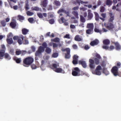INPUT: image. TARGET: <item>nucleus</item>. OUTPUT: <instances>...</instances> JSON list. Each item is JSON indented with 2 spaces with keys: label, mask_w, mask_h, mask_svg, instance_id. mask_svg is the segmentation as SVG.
<instances>
[{
  "label": "nucleus",
  "mask_w": 121,
  "mask_h": 121,
  "mask_svg": "<svg viewBox=\"0 0 121 121\" xmlns=\"http://www.w3.org/2000/svg\"><path fill=\"white\" fill-rule=\"evenodd\" d=\"M76 1L77 3L79 4V5H80V3L81 4H84L88 3V2H83L81 0H77Z\"/></svg>",
  "instance_id": "b1692460"
},
{
  "label": "nucleus",
  "mask_w": 121,
  "mask_h": 121,
  "mask_svg": "<svg viewBox=\"0 0 121 121\" xmlns=\"http://www.w3.org/2000/svg\"><path fill=\"white\" fill-rule=\"evenodd\" d=\"M17 42L20 45H21L22 44V43L21 40L20 39H18L17 41Z\"/></svg>",
  "instance_id": "680f3d73"
},
{
  "label": "nucleus",
  "mask_w": 121,
  "mask_h": 121,
  "mask_svg": "<svg viewBox=\"0 0 121 121\" xmlns=\"http://www.w3.org/2000/svg\"><path fill=\"white\" fill-rule=\"evenodd\" d=\"M74 70L73 71L72 73V75L74 76H78L80 75L79 74L80 71L78 67L74 68Z\"/></svg>",
  "instance_id": "7ed1b4c3"
},
{
  "label": "nucleus",
  "mask_w": 121,
  "mask_h": 121,
  "mask_svg": "<svg viewBox=\"0 0 121 121\" xmlns=\"http://www.w3.org/2000/svg\"><path fill=\"white\" fill-rule=\"evenodd\" d=\"M109 14L110 18L109 19V22H112L114 19V15L111 12L109 13Z\"/></svg>",
  "instance_id": "aec40b11"
},
{
  "label": "nucleus",
  "mask_w": 121,
  "mask_h": 121,
  "mask_svg": "<svg viewBox=\"0 0 121 121\" xmlns=\"http://www.w3.org/2000/svg\"><path fill=\"white\" fill-rule=\"evenodd\" d=\"M112 43H113L116 46V50H120L121 49V47L119 43L117 42H113L112 41Z\"/></svg>",
  "instance_id": "f8f14e48"
},
{
  "label": "nucleus",
  "mask_w": 121,
  "mask_h": 121,
  "mask_svg": "<svg viewBox=\"0 0 121 121\" xmlns=\"http://www.w3.org/2000/svg\"><path fill=\"white\" fill-rule=\"evenodd\" d=\"M21 50H17L16 52V54L17 55H19L21 54Z\"/></svg>",
  "instance_id": "5fc2aeb1"
},
{
  "label": "nucleus",
  "mask_w": 121,
  "mask_h": 121,
  "mask_svg": "<svg viewBox=\"0 0 121 121\" xmlns=\"http://www.w3.org/2000/svg\"><path fill=\"white\" fill-rule=\"evenodd\" d=\"M72 13L75 17L76 18H78V12L77 11H73L72 12Z\"/></svg>",
  "instance_id": "393cba45"
},
{
  "label": "nucleus",
  "mask_w": 121,
  "mask_h": 121,
  "mask_svg": "<svg viewBox=\"0 0 121 121\" xmlns=\"http://www.w3.org/2000/svg\"><path fill=\"white\" fill-rule=\"evenodd\" d=\"M93 31V30L89 29L86 30V32L88 34H91L92 33Z\"/></svg>",
  "instance_id": "473e14b6"
},
{
  "label": "nucleus",
  "mask_w": 121,
  "mask_h": 121,
  "mask_svg": "<svg viewBox=\"0 0 121 121\" xmlns=\"http://www.w3.org/2000/svg\"><path fill=\"white\" fill-rule=\"evenodd\" d=\"M112 1L110 0H107L106 2V5L110 6L112 5Z\"/></svg>",
  "instance_id": "f704fd0d"
},
{
  "label": "nucleus",
  "mask_w": 121,
  "mask_h": 121,
  "mask_svg": "<svg viewBox=\"0 0 121 121\" xmlns=\"http://www.w3.org/2000/svg\"><path fill=\"white\" fill-rule=\"evenodd\" d=\"M60 19V20H61L62 22L63 23L66 22V20L63 17H61Z\"/></svg>",
  "instance_id": "bf43d9fd"
},
{
  "label": "nucleus",
  "mask_w": 121,
  "mask_h": 121,
  "mask_svg": "<svg viewBox=\"0 0 121 121\" xmlns=\"http://www.w3.org/2000/svg\"><path fill=\"white\" fill-rule=\"evenodd\" d=\"M18 17L19 18V20L21 22H22V21L24 20V18L23 16L21 15H18Z\"/></svg>",
  "instance_id": "4c0bfd02"
},
{
  "label": "nucleus",
  "mask_w": 121,
  "mask_h": 121,
  "mask_svg": "<svg viewBox=\"0 0 121 121\" xmlns=\"http://www.w3.org/2000/svg\"><path fill=\"white\" fill-rule=\"evenodd\" d=\"M14 59L16 63H20L22 61L21 58H18L17 57H15Z\"/></svg>",
  "instance_id": "bb28decb"
},
{
  "label": "nucleus",
  "mask_w": 121,
  "mask_h": 121,
  "mask_svg": "<svg viewBox=\"0 0 121 121\" xmlns=\"http://www.w3.org/2000/svg\"><path fill=\"white\" fill-rule=\"evenodd\" d=\"M54 41L55 42H58L60 41V39L58 38H56L54 39Z\"/></svg>",
  "instance_id": "4d7b16f0"
},
{
  "label": "nucleus",
  "mask_w": 121,
  "mask_h": 121,
  "mask_svg": "<svg viewBox=\"0 0 121 121\" xmlns=\"http://www.w3.org/2000/svg\"><path fill=\"white\" fill-rule=\"evenodd\" d=\"M28 16H31L34 14V13L31 12H30V11H28L26 12Z\"/></svg>",
  "instance_id": "79ce46f5"
},
{
  "label": "nucleus",
  "mask_w": 121,
  "mask_h": 121,
  "mask_svg": "<svg viewBox=\"0 0 121 121\" xmlns=\"http://www.w3.org/2000/svg\"><path fill=\"white\" fill-rule=\"evenodd\" d=\"M51 51V50L49 48L47 47L46 50V52L48 53H50Z\"/></svg>",
  "instance_id": "a19ab883"
},
{
  "label": "nucleus",
  "mask_w": 121,
  "mask_h": 121,
  "mask_svg": "<svg viewBox=\"0 0 121 121\" xmlns=\"http://www.w3.org/2000/svg\"><path fill=\"white\" fill-rule=\"evenodd\" d=\"M90 62V66L91 68L92 69L94 68L95 66L94 64V61L93 60L91 59H90L89 60Z\"/></svg>",
  "instance_id": "ddd939ff"
},
{
  "label": "nucleus",
  "mask_w": 121,
  "mask_h": 121,
  "mask_svg": "<svg viewBox=\"0 0 121 121\" xmlns=\"http://www.w3.org/2000/svg\"><path fill=\"white\" fill-rule=\"evenodd\" d=\"M49 22L50 24H53L55 22L54 20L53 19H52L49 20Z\"/></svg>",
  "instance_id": "de8ad7c7"
},
{
  "label": "nucleus",
  "mask_w": 121,
  "mask_h": 121,
  "mask_svg": "<svg viewBox=\"0 0 121 121\" xmlns=\"http://www.w3.org/2000/svg\"><path fill=\"white\" fill-rule=\"evenodd\" d=\"M103 48L104 49L107 50L109 48V47L107 45H104L103 46Z\"/></svg>",
  "instance_id": "052dcab7"
},
{
  "label": "nucleus",
  "mask_w": 121,
  "mask_h": 121,
  "mask_svg": "<svg viewBox=\"0 0 121 121\" xmlns=\"http://www.w3.org/2000/svg\"><path fill=\"white\" fill-rule=\"evenodd\" d=\"M106 27L107 29L109 30L112 29L114 27L112 22H109L107 24Z\"/></svg>",
  "instance_id": "9d476101"
},
{
  "label": "nucleus",
  "mask_w": 121,
  "mask_h": 121,
  "mask_svg": "<svg viewBox=\"0 0 121 121\" xmlns=\"http://www.w3.org/2000/svg\"><path fill=\"white\" fill-rule=\"evenodd\" d=\"M64 38L70 39V37L69 35V34H66L65 36H64Z\"/></svg>",
  "instance_id": "864d4df0"
},
{
  "label": "nucleus",
  "mask_w": 121,
  "mask_h": 121,
  "mask_svg": "<svg viewBox=\"0 0 121 121\" xmlns=\"http://www.w3.org/2000/svg\"><path fill=\"white\" fill-rule=\"evenodd\" d=\"M13 42V41L12 38L8 39V44H11Z\"/></svg>",
  "instance_id": "c03bdc74"
},
{
  "label": "nucleus",
  "mask_w": 121,
  "mask_h": 121,
  "mask_svg": "<svg viewBox=\"0 0 121 121\" xmlns=\"http://www.w3.org/2000/svg\"><path fill=\"white\" fill-rule=\"evenodd\" d=\"M34 59L31 57H28L25 59L23 61L24 66L28 67L27 65L31 64L34 61Z\"/></svg>",
  "instance_id": "f257e3e1"
},
{
  "label": "nucleus",
  "mask_w": 121,
  "mask_h": 121,
  "mask_svg": "<svg viewBox=\"0 0 121 121\" xmlns=\"http://www.w3.org/2000/svg\"><path fill=\"white\" fill-rule=\"evenodd\" d=\"M44 51V48L42 46H40L38 48V50L35 53V56H39Z\"/></svg>",
  "instance_id": "f03ea898"
},
{
  "label": "nucleus",
  "mask_w": 121,
  "mask_h": 121,
  "mask_svg": "<svg viewBox=\"0 0 121 121\" xmlns=\"http://www.w3.org/2000/svg\"><path fill=\"white\" fill-rule=\"evenodd\" d=\"M65 14H66L67 16H69V11H66L65 10L64 12Z\"/></svg>",
  "instance_id": "338daca9"
},
{
  "label": "nucleus",
  "mask_w": 121,
  "mask_h": 121,
  "mask_svg": "<svg viewBox=\"0 0 121 121\" xmlns=\"http://www.w3.org/2000/svg\"><path fill=\"white\" fill-rule=\"evenodd\" d=\"M29 31V30L25 28H23L22 29V34L24 35H26Z\"/></svg>",
  "instance_id": "a878e982"
},
{
  "label": "nucleus",
  "mask_w": 121,
  "mask_h": 121,
  "mask_svg": "<svg viewBox=\"0 0 121 121\" xmlns=\"http://www.w3.org/2000/svg\"><path fill=\"white\" fill-rule=\"evenodd\" d=\"M115 47L114 46H111L109 47V50H111L114 49Z\"/></svg>",
  "instance_id": "0e129e2a"
},
{
  "label": "nucleus",
  "mask_w": 121,
  "mask_h": 121,
  "mask_svg": "<svg viewBox=\"0 0 121 121\" xmlns=\"http://www.w3.org/2000/svg\"><path fill=\"white\" fill-rule=\"evenodd\" d=\"M32 10H35L36 11H38L40 10L41 9L39 7H32L31 8Z\"/></svg>",
  "instance_id": "72a5a7b5"
},
{
  "label": "nucleus",
  "mask_w": 121,
  "mask_h": 121,
  "mask_svg": "<svg viewBox=\"0 0 121 121\" xmlns=\"http://www.w3.org/2000/svg\"><path fill=\"white\" fill-rule=\"evenodd\" d=\"M5 50L4 49H1L0 51V59H2L1 57H3L4 55L5 56V59H7L8 58V54L6 53L4 54Z\"/></svg>",
  "instance_id": "0eeeda50"
},
{
  "label": "nucleus",
  "mask_w": 121,
  "mask_h": 121,
  "mask_svg": "<svg viewBox=\"0 0 121 121\" xmlns=\"http://www.w3.org/2000/svg\"><path fill=\"white\" fill-rule=\"evenodd\" d=\"M48 3V0H43L41 2V5H42L44 7H46Z\"/></svg>",
  "instance_id": "2eb2a0df"
},
{
  "label": "nucleus",
  "mask_w": 121,
  "mask_h": 121,
  "mask_svg": "<svg viewBox=\"0 0 121 121\" xmlns=\"http://www.w3.org/2000/svg\"><path fill=\"white\" fill-rule=\"evenodd\" d=\"M54 71L56 72L59 73L61 72L62 70L60 68H57L56 69H54Z\"/></svg>",
  "instance_id": "cd10ccee"
},
{
  "label": "nucleus",
  "mask_w": 121,
  "mask_h": 121,
  "mask_svg": "<svg viewBox=\"0 0 121 121\" xmlns=\"http://www.w3.org/2000/svg\"><path fill=\"white\" fill-rule=\"evenodd\" d=\"M71 19H72V23H77L78 22V19L74 17H71Z\"/></svg>",
  "instance_id": "4be33fe9"
},
{
  "label": "nucleus",
  "mask_w": 121,
  "mask_h": 121,
  "mask_svg": "<svg viewBox=\"0 0 121 121\" xmlns=\"http://www.w3.org/2000/svg\"><path fill=\"white\" fill-rule=\"evenodd\" d=\"M102 68L100 65L98 66L96 68L94 74L98 75H100L101 74V70Z\"/></svg>",
  "instance_id": "39448f33"
},
{
  "label": "nucleus",
  "mask_w": 121,
  "mask_h": 121,
  "mask_svg": "<svg viewBox=\"0 0 121 121\" xmlns=\"http://www.w3.org/2000/svg\"><path fill=\"white\" fill-rule=\"evenodd\" d=\"M9 53L10 54L12 55H13L14 54V50L13 49H11L9 51Z\"/></svg>",
  "instance_id": "a18cd8bd"
},
{
  "label": "nucleus",
  "mask_w": 121,
  "mask_h": 121,
  "mask_svg": "<svg viewBox=\"0 0 121 121\" xmlns=\"http://www.w3.org/2000/svg\"><path fill=\"white\" fill-rule=\"evenodd\" d=\"M48 17L49 18H53L54 17V15L53 13H48Z\"/></svg>",
  "instance_id": "ea45409f"
},
{
  "label": "nucleus",
  "mask_w": 121,
  "mask_h": 121,
  "mask_svg": "<svg viewBox=\"0 0 121 121\" xmlns=\"http://www.w3.org/2000/svg\"><path fill=\"white\" fill-rule=\"evenodd\" d=\"M95 56L96 57L95 58L94 60L95 64L96 65H98L99 63L101 57L99 54L97 53L96 54Z\"/></svg>",
  "instance_id": "6e6552de"
},
{
  "label": "nucleus",
  "mask_w": 121,
  "mask_h": 121,
  "mask_svg": "<svg viewBox=\"0 0 121 121\" xmlns=\"http://www.w3.org/2000/svg\"><path fill=\"white\" fill-rule=\"evenodd\" d=\"M63 51H66L67 53L65 54V58H66L69 59L70 57V49L69 48H67L64 49L62 50Z\"/></svg>",
  "instance_id": "423d86ee"
},
{
  "label": "nucleus",
  "mask_w": 121,
  "mask_h": 121,
  "mask_svg": "<svg viewBox=\"0 0 121 121\" xmlns=\"http://www.w3.org/2000/svg\"><path fill=\"white\" fill-rule=\"evenodd\" d=\"M25 9L26 11H27L29 10L30 9L29 7V5L28 4V0H26L25 2Z\"/></svg>",
  "instance_id": "412c9836"
},
{
  "label": "nucleus",
  "mask_w": 121,
  "mask_h": 121,
  "mask_svg": "<svg viewBox=\"0 0 121 121\" xmlns=\"http://www.w3.org/2000/svg\"><path fill=\"white\" fill-rule=\"evenodd\" d=\"M28 21L30 23H32L34 21V20L33 18H30L28 19Z\"/></svg>",
  "instance_id": "49530a36"
},
{
  "label": "nucleus",
  "mask_w": 121,
  "mask_h": 121,
  "mask_svg": "<svg viewBox=\"0 0 121 121\" xmlns=\"http://www.w3.org/2000/svg\"><path fill=\"white\" fill-rule=\"evenodd\" d=\"M43 48H47V43L45 42H44L42 44V45Z\"/></svg>",
  "instance_id": "6e6d98bb"
},
{
  "label": "nucleus",
  "mask_w": 121,
  "mask_h": 121,
  "mask_svg": "<svg viewBox=\"0 0 121 121\" xmlns=\"http://www.w3.org/2000/svg\"><path fill=\"white\" fill-rule=\"evenodd\" d=\"M112 73L115 76H117L118 75V68L116 66L113 67L112 70Z\"/></svg>",
  "instance_id": "20e7f679"
},
{
  "label": "nucleus",
  "mask_w": 121,
  "mask_h": 121,
  "mask_svg": "<svg viewBox=\"0 0 121 121\" xmlns=\"http://www.w3.org/2000/svg\"><path fill=\"white\" fill-rule=\"evenodd\" d=\"M104 6H101L100 8V12H103L104 11Z\"/></svg>",
  "instance_id": "3c124183"
},
{
  "label": "nucleus",
  "mask_w": 121,
  "mask_h": 121,
  "mask_svg": "<svg viewBox=\"0 0 121 121\" xmlns=\"http://www.w3.org/2000/svg\"><path fill=\"white\" fill-rule=\"evenodd\" d=\"M10 26L12 28H14L16 26V22L14 20L12 21L10 24Z\"/></svg>",
  "instance_id": "dca6fc26"
},
{
  "label": "nucleus",
  "mask_w": 121,
  "mask_h": 121,
  "mask_svg": "<svg viewBox=\"0 0 121 121\" xmlns=\"http://www.w3.org/2000/svg\"><path fill=\"white\" fill-rule=\"evenodd\" d=\"M106 14L105 13H102L101 14V16L104 18H105L106 16Z\"/></svg>",
  "instance_id": "e2e57ef3"
},
{
  "label": "nucleus",
  "mask_w": 121,
  "mask_h": 121,
  "mask_svg": "<svg viewBox=\"0 0 121 121\" xmlns=\"http://www.w3.org/2000/svg\"><path fill=\"white\" fill-rule=\"evenodd\" d=\"M103 72L106 75H108L109 73L108 71L107 70V69L105 68H103Z\"/></svg>",
  "instance_id": "c85d7f7f"
},
{
  "label": "nucleus",
  "mask_w": 121,
  "mask_h": 121,
  "mask_svg": "<svg viewBox=\"0 0 121 121\" xmlns=\"http://www.w3.org/2000/svg\"><path fill=\"white\" fill-rule=\"evenodd\" d=\"M84 23H81L79 25V26L81 27H84Z\"/></svg>",
  "instance_id": "69168bd1"
},
{
  "label": "nucleus",
  "mask_w": 121,
  "mask_h": 121,
  "mask_svg": "<svg viewBox=\"0 0 121 121\" xmlns=\"http://www.w3.org/2000/svg\"><path fill=\"white\" fill-rule=\"evenodd\" d=\"M8 22V18H7L4 20H3L1 22L3 26H4L6 25V22Z\"/></svg>",
  "instance_id": "7c9ffc66"
},
{
  "label": "nucleus",
  "mask_w": 121,
  "mask_h": 121,
  "mask_svg": "<svg viewBox=\"0 0 121 121\" xmlns=\"http://www.w3.org/2000/svg\"><path fill=\"white\" fill-rule=\"evenodd\" d=\"M99 43V41L98 40L95 39L91 42L90 43V44L92 46H93L97 45Z\"/></svg>",
  "instance_id": "4468645a"
},
{
  "label": "nucleus",
  "mask_w": 121,
  "mask_h": 121,
  "mask_svg": "<svg viewBox=\"0 0 121 121\" xmlns=\"http://www.w3.org/2000/svg\"><path fill=\"white\" fill-rule=\"evenodd\" d=\"M65 10L63 9H59L57 12L58 13H59L61 12L64 13Z\"/></svg>",
  "instance_id": "8fccbe9b"
},
{
  "label": "nucleus",
  "mask_w": 121,
  "mask_h": 121,
  "mask_svg": "<svg viewBox=\"0 0 121 121\" xmlns=\"http://www.w3.org/2000/svg\"><path fill=\"white\" fill-rule=\"evenodd\" d=\"M59 67V64L58 63L56 62L55 63L53 64L52 65V69L54 70Z\"/></svg>",
  "instance_id": "6ab92c4d"
},
{
  "label": "nucleus",
  "mask_w": 121,
  "mask_h": 121,
  "mask_svg": "<svg viewBox=\"0 0 121 121\" xmlns=\"http://www.w3.org/2000/svg\"><path fill=\"white\" fill-rule=\"evenodd\" d=\"M80 20L81 22L82 23L85 22L86 21L85 18L82 15H80Z\"/></svg>",
  "instance_id": "c9c22d12"
},
{
  "label": "nucleus",
  "mask_w": 121,
  "mask_h": 121,
  "mask_svg": "<svg viewBox=\"0 0 121 121\" xmlns=\"http://www.w3.org/2000/svg\"><path fill=\"white\" fill-rule=\"evenodd\" d=\"M9 3L11 8H13L15 10H17L18 9V6L17 5H16L13 6L12 7V6L10 4V3L9 2Z\"/></svg>",
  "instance_id": "37998d69"
},
{
  "label": "nucleus",
  "mask_w": 121,
  "mask_h": 121,
  "mask_svg": "<svg viewBox=\"0 0 121 121\" xmlns=\"http://www.w3.org/2000/svg\"><path fill=\"white\" fill-rule=\"evenodd\" d=\"M94 27L93 23H88L87 24L86 27L88 28L93 30Z\"/></svg>",
  "instance_id": "f3484780"
},
{
  "label": "nucleus",
  "mask_w": 121,
  "mask_h": 121,
  "mask_svg": "<svg viewBox=\"0 0 121 121\" xmlns=\"http://www.w3.org/2000/svg\"><path fill=\"white\" fill-rule=\"evenodd\" d=\"M31 67L33 69H36L37 68L36 66L34 64H33L31 65Z\"/></svg>",
  "instance_id": "603ef678"
},
{
  "label": "nucleus",
  "mask_w": 121,
  "mask_h": 121,
  "mask_svg": "<svg viewBox=\"0 0 121 121\" xmlns=\"http://www.w3.org/2000/svg\"><path fill=\"white\" fill-rule=\"evenodd\" d=\"M37 15L40 18H42L43 17V15L41 13H38Z\"/></svg>",
  "instance_id": "13d9d810"
},
{
  "label": "nucleus",
  "mask_w": 121,
  "mask_h": 121,
  "mask_svg": "<svg viewBox=\"0 0 121 121\" xmlns=\"http://www.w3.org/2000/svg\"><path fill=\"white\" fill-rule=\"evenodd\" d=\"M58 56V53H53L52 55V57L54 58Z\"/></svg>",
  "instance_id": "09e8293b"
},
{
  "label": "nucleus",
  "mask_w": 121,
  "mask_h": 121,
  "mask_svg": "<svg viewBox=\"0 0 121 121\" xmlns=\"http://www.w3.org/2000/svg\"><path fill=\"white\" fill-rule=\"evenodd\" d=\"M94 31L95 32H97L99 33L100 34H101L102 33V31L101 30H99L98 28L95 27L94 29Z\"/></svg>",
  "instance_id": "58836bf2"
},
{
  "label": "nucleus",
  "mask_w": 121,
  "mask_h": 121,
  "mask_svg": "<svg viewBox=\"0 0 121 121\" xmlns=\"http://www.w3.org/2000/svg\"><path fill=\"white\" fill-rule=\"evenodd\" d=\"M94 13L95 15V19L96 21H98L99 19V17L98 13L96 12H94Z\"/></svg>",
  "instance_id": "2f4dec72"
},
{
  "label": "nucleus",
  "mask_w": 121,
  "mask_h": 121,
  "mask_svg": "<svg viewBox=\"0 0 121 121\" xmlns=\"http://www.w3.org/2000/svg\"><path fill=\"white\" fill-rule=\"evenodd\" d=\"M88 19L89 20L92 19L93 17V13L91 12V10H88Z\"/></svg>",
  "instance_id": "9b49d317"
},
{
  "label": "nucleus",
  "mask_w": 121,
  "mask_h": 121,
  "mask_svg": "<svg viewBox=\"0 0 121 121\" xmlns=\"http://www.w3.org/2000/svg\"><path fill=\"white\" fill-rule=\"evenodd\" d=\"M74 39L75 40L77 41H80L82 40V39L81 37L79 35H76Z\"/></svg>",
  "instance_id": "5701e85b"
},
{
  "label": "nucleus",
  "mask_w": 121,
  "mask_h": 121,
  "mask_svg": "<svg viewBox=\"0 0 121 121\" xmlns=\"http://www.w3.org/2000/svg\"><path fill=\"white\" fill-rule=\"evenodd\" d=\"M110 42L109 40L106 39L104 40L103 41V43L104 44L106 45H107L109 44L110 43Z\"/></svg>",
  "instance_id": "c756f323"
},
{
  "label": "nucleus",
  "mask_w": 121,
  "mask_h": 121,
  "mask_svg": "<svg viewBox=\"0 0 121 121\" xmlns=\"http://www.w3.org/2000/svg\"><path fill=\"white\" fill-rule=\"evenodd\" d=\"M73 47L75 49H77L78 48L76 44H73Z\"/></svg>",
  "instance_id": "774afa93"
},
{
  "label": "nucleus",
  "mask_w": 121,
  "mask_h": 121,
  "mask_svg": "<svg viewBox=\"0 0 121 121\" xmlns=\"http://www.w3.org/2000/svg\"><path fill=\"white\" fill-rule=\"evenodd\" d=\"M78 56L76 55H74L73 57V64L75 65L78 64Z\"/></svg>",
  "instance_id": "1a4fd4ad"
},
{
  "label": "nucleus",
  "mask_w": 121,
  "mask_h": 121,
  "mask_svg": "<svg viewBox=\"0 0 121 121\" xmlns=\"http://www.w3.org/2000/svg\"><path fill=\"white\" fill-rule=\"evenodd\" d=\"M54 4L57 6H60V2L56 0L54 1Z\"/></svg>",
  "instance_id": "e433bc0d"
},
{
  "label": "nucleus",
  "mask_w": 121,
  "mask_h": 121,
  "mask_svg": "<svg viewBox=\"0 0 121 121\" xmlns=\"http://www.w3.org/2000/svg\"><path fill=\"white\" fill-rule=\"evenodd\" d=\"M79 64H81L84 68H86V64L85 61L79 60Z\"/></svg>",
  "instance_id": "a211bd4d"
}]
</instances>
